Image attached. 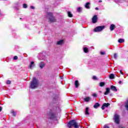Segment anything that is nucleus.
Instances as JSON below:
<instances>
[{
  "instance_id": "e433bc0d",
  "label": "nucleus",
  "mask_w": 128,
  "mask_h": 128,
  "mask_svg": "<svg viewBox=\"0 0 128 128\" xmlns=\"http://www.w3.org/2000/svg\"><path fill=\"white\" fill-rule=\"evenodd\" d=\"M95 10H98V8H95Z\"/></svg>"
},
{
  "instance_id": "1a4fd4ad",
  "label": "nucleus",
  "mask_w": 128,
  "mask_h": 128,
  "mask_svg": "<svg viewBox=\"0 0 128 128\" xmlns=\"http://www.w3.org/2000/svg\"><path fill=\"white\" fill-rule=\"evenodd\" d=\"M90 2H88L85 4V8H87V10H90Z\"/></svg>"
},
{
  "instance_id": "393cba45",
  "label": "nucleus",
  "mask_w": 128,
  "mask_h": 128,
  "mask_svg": "<svg viewBox=\"0 0 128 128\" xmlns=\"http://www.w3.org/2000/svg\"><path fill=\"white\" fill-rule=\"evenodd\" d=\"M6 84H12V82L10 80H8L6 82Z\"/></svg>"
},
{
  "instance_id": "9b49d317",
  "label": "nucleus",
  "mask_w": 128,
  "mask_h": 128,
  "mask_svg": "<svg viewBox=\"0 0 128 128\" xmlns=\"http://www.w3.org/2000/svg\"><path fill=\"white\" fill-rule=\"evenodd\" d=\"M110 88H106V91L104 93V94H105V96H106V95L108 94H110Z\"/></svg>"
},
{
  "instance_id": "f8f14e48",
  "label": "nucleus",
  "mask_w": 128,
  "mask_h": 128,
  "mask_svg": "<svg viewBox=\"0 0 128 128\" xmlns=\"http://www.w3.org/2000/svg\"><path fill=\"white\" fill-rule=\"evenodd\" d=\"M64 44L63 40H62L57 42V44H58V46H62V44Z\"/></svg>"
},
{
  "instance_id": "2f4dec72",
  "label": "nucleus",
  "mask_w": 128,
  "mask_h": 128,
  "mask_svg": "<svg viewBox=\"0 0 128 128\" xmlns=\"http://www.w3.org/2000/svg\"><path fill=\"white\" fill-rule=\"evenodd\" d=\"M100 54L104 55V54H106V53L104 52H100Z\"/></svg>"
},
{
  "instance_id": "a878e982",
  "label": "nucleus",
  "mask_w": 128,
  "mask_h": 128,
  "mask_svg": "<svg viewBox=\"0 0 128 128\" xmlns=\"http://www.w3.org/2000/svg\"><path fill=\"white\" fill-rule=\"evenodd\" d=\"M77 10L78 12H82V8H77Z\"/></svg>"
},
{
  "instance_id": "ddd939ff",
  "label": "nucleus",
  "mask_w": 128,
  "mask_h": 128,
  "mask_svg": "<svg viewBox=\"0 0 128 128\" xmlns=\"http://www.w3.org/2000/svg\"><path fill=\"white\" fill-rule=\"evenodd\" d=\"M110 88H111L112 90H114V92H117L118 91V90H116V86H110Z\"/></svg>"
},
{
  "instance_id": "72a5a7b5",
  "label": "nucleus",
  "mask_w": 128,
  "mask_h": 128,
  "mask_svg": "<svg viewBox=\"0 0 128 128\" xmlns=\"http://www.w3.org/2000/svg\"><path fill=\"white\" fill-rule=\"evenodd\" d=\"M30 8H32V10H34V6H31Z\"/></svg>"
},
{
  "instance_id": "4468645a",
  "label": "nucleus",
  "mask_w": 128,
  "mask_h": 128,
  "mask_svg": "<svg viewBox=\"0 0 128 128\" xmlns=\"http://www.w3.org/2000/svg\"><path fill=\"white\" fill-rule=\"evenodd\" d=\"M116 28V25L114 24H112L110 26V30H114Z\"/></svg>"
},
{
  "instance_id": "f704fd0d",
  "label": "nucleus",
  "mask_w": 128,
  "mask_h": 128,
  "mask_svg": "<svg viewBox=\"0 0 128 128\" xmlns=\"http://www.w3.org/2000/svg\"><path fill=\"white\" fill-rule=\"evenodd\" d=\"M104 128H110L108 126H104Z\"/></svg>"
},
{
  "instance_id": "4c0bfd02",
  "label": "nucleus",
  "mask_w": 128,
  "mask_h": 128,
  "mask_svg": "<svg viewBox=\"0 0 128 128\" xmlns=\"http://www.w3.org/2000/svg\"><path fill=\"white\" fill-rule=\"evenodd\" d=\"M118 84H122V81H119Z\"/></svg>"
},
{
  "instance_id": "7c9ffc66",
  "label": "nucleus",
  "mask_w": 128,
  "mask_h": 128,
  "mask_svg": "<svg viewBox=\"0 0 128 128\" xmlns=\"http://www.w3.org/2000/svg\"><path fill=\"white\" fill-rule=\"evenodd\" d=\"M12 114L14 116H16V113H14V112L12 111Z\"/></svg>"
},
{
  "instance_id": "20e7f679",
  "label": "nucleus",
  "mask_w": 128,
  "mask_h": 128,
  "mask_svg": "<svg viewBox=\"0 0 128 128\" xmlns=\"http://www.w3.org/2000/svg\"><path fill=\"white\" fill-rule=\"evenodd\" d=\"M104 26H97L96 27L94 30V32H102V30H104Z\"/></svg>"
},
{
  "instance_id": "f3484780",
  "label": "nucleus",
  "mask_w": 128,
  "mask_h": 128,
  "mask_svg": "<svg viewBox=\"0 0 128 128\" xmlns=\"http://www.w3.org/2000/svg\"><path fill=\"white\" fill-rule=\"evenodd\" d=\"M100 106V104H98V103H96V104L94 105V108H98V106Z\"/></svg>"
},
{
  "instance_id": "f257e3e1",
  "label": "nucleus",
  "mask_w": 128,
  "mask_h": 128,
  "mask_svg": "<svg viewBox=\"0 0 128 128\" xmlns=\"http://www.w3.org/2000/svg\"><path fill=\"white\" fill-rule=\"evenodd\" d=\"M68 126L69 128H72V126L74 128H80V124L76 122V120H72L70 121L69 122L68 124Z\"/></svg>"
},
{
  "instance_id": "5701e85b",
  "label": "nucleus",
  "mask_w": 128,
  "mask_h": 128,
  "mask_svg": "<svg viewBox=\"0 0 128 128\" xmlns=\"http://www.w3.org/2000/svg\"><path fill=\"white\" fill-rule=\"evenodd\" d=\"M68 16H69V18H72V12H68Z\"/></svg>"
},
{
  "instance_id": "aec40b11",
  "label": "nucleus",
  "mask_w": 128,
  "mask_h": 128,
  "mask_svg": "<svg viewBox=\"0 0 128 128\" xmlns=\"http://www.w3.org/2000/svg\"><path fill=\"white\" fill-rule=\"evenodd\" d=\"M118 42H120V44H122V42H124V39H119L118 40Z\"/></svg>"
},
{
  "instance_id": "473e14b6",
  "label": "nucleus",
  "mask_w": 128,
  "mask_h": 128,
  "mask_svg": "<svg viewBox=\"0 0 128 128\" xmlns=\"http://www.w3.org/2000/svg\"><path fill=\"white\" fill-rule=\"evenodd\" d=\"M2 110V106H0V112H1Z\"/></svg>"
},
{
  "instance_id": "423d86ee",
  "label": "nucleus",
  "mask_w": 128,
  "mask_h": 128,
  "mask_svg": "<svg viewBox=\"0 0 128 128\" xmlns=\"http://www.w3.org/2000/svg\"><path fill=\"white\" fill-rule=\"evenodd\" d=\"M98 22V15H94L92 18V24H96Z\"/></svg>"
},
{
  "instance_id": "b1692460",
  "label": "nucleus",
  "mask_w": 128,
  "mask_h": 128,
  "mask_svg": "<svg viewBox=\"0 0 128 128\" xmlns=\"http://www.w3.org/2000/svg\"><path fill=\"white\" fill-rule=\"evenodd\" d=\"M92 96H94V98H96L98 96V95L96 93H93L92 94Z\"/></svg>"
},
{
  "instance_id": "58836bf2",
  "label": "nucleus",
  "mask_w": 128,
  "mask_h": 128,
  "mask_svg": "<svg viewBox=\"0 0 128 128\" xmlns=\"http://www.w3.org/2000/svg\"><path fill=\"white\" fill-rule=\"evenodd\" d=\"M102 2V0H100L99 2Z\"/></svg>"
},
{
  "instance_id": "c756f323",
  "label": "nucleus",
  "mask_w": 128,
  "mask_h": 128,
  "mask_svg": "<svg viewBox=\"0 0 128 128\" xmlns=\"http://www.w3.org/2000/svg\"><path fill=\"white\" fill-rule=\"evenodd\" d=\"M18 56H14V60H18Z\"/></svg>"
},
{
  "instance_id": "9d476101",
  "label": "nucleus",
  "mask_w": 128,
  "mask_h": 128,
  "mask_svg": "<svg viewBox=\"0 0 128 128\" xmlns=\"http://www.w3.org/2000/svg\"><path fill=\"white\" fill-rule=\"evenodd\" d=\"M46 64L44 62H41L39 64V66L41 68H44V67L45 66Z\"/></svg>"
},
{
  "instance_id": "dca6fc26",
  "label": "nucleus",
  "mask_w": 128,
  "mask_h": 128,
  "mask_svg": "<svg viewBox=\"0 0 128 128\" xmlns=\"http://www.w3.org/2000/svg\"><path fill=\"white\" fill-rule=\"evenodd\" d=\"M74 85L76 86V88H78V86H80V83L78 82V80L75 81Z\"/></svg>"
},
{
  "instance_id": "2eb2a0df",
  "label": "nucleus",
  "mask_w": 128,
  "mask_h": 128,
  "mask_svg": "<svg viewBox=\"0 0 128 128\" xmlns=\"http://www.w3.org/2000/svg\"><path fill=\"white\" fill-rule=\"evenodd\" d=\"M91 99H92V98H90V97L88 96V97H86V98H84V100L85 102H90Z\"/></svg>"
},
{
  "instance_id": "412c9836",
  "label": "nucleus",
  "mask_w": 128,
  "mask_h": 128,
  "mask_svg": "<svg viewBox=\"0 0 128 128\" xmlns=\"http://www.w3.org/2000/svg\"><path fill=\"white\" fill-rule=\"evenodd\" d=\"M84 52L86 53L88 52V49L86 47L84 48Z\"/></svg>"
},
{
  "instance_id": "a211bd4d",
  "label": "nucleus",
  "mask_w": 128,
  "mask_h": 128,
  "mask_svg": "<svg viewBox=\"0 0 128 128\" xmlns=\"http://www.w3.org/2000/svg\"><path fill=\"white\" fill-rule=\"evenodd\" d=\"M114 74H110V80H114Z\"/></svg>"
},
{
  "instance_id": "bb28decb",
  "label": "nucleus",
  "mask_w": 128,
  "mask_h": 128,
  "mask_svg": "<svg viewBox=\"0 0 128 128\" xmlns=\"http://www.w3.org/2000/svg\"><path fill=\"white\" fill-rule=\"evenodd\" d=\"M117 58H118V54H114V58L116 60Z\"/></svg>"
},
{
  "instance_id": "f03ea898",
  "label": "nucleus",
  "mask_w": 128,
  "mask_h": 128,
  "mask_svg": "<svg viewBox=\"0 0 128 128\" xmlns=\"http://www.w3.org/2000/svg\"><path fill=\"white\" fill-rule=\"evenodd\" d=\"M38 80L35 78H34L32 80L31 82L30 88H36L38 86Z\"/></svg>"
},
{
  "instance_id": "c9c22d12",
  "label": "nucleus",
  "mask_w": 128,
  "mask_h": 128,
  "mask_svg": "<svg viewBox=\"0 0 128 128\" xmlns=\"http://www.w3.org/2000/svg\"><path fill=\"white\" fill-rule=\"evenodd\" d=\"M120 74H124V72H122V71L121 70H120Z\"/></svg>"
},
{
  "instance_id": "cd10ccee",
  "label": "nucleus",
  "mask_w": 128,
  "mask_h": 128,
  "mask_svg": "<svg viewBox=\"0 0 128 128\" xmlns=\"http://www.w3.org/2000/svg\"><path fill=\"white\" fill-rule=\"evenodd\" d=\"M92 78H93V80H98V78H96V76H93Z\"/></svg>"
},
{
  "instance_id": "0eeeda50",
  "label": "nucleus",
  "mask_w": 128,
  "mask_h": 128,
  "mask_svg": "<svg viewBox=\"0 0 128 128\" xmlns=\"http://www.w3.org/2000/svg\"><path fill=\"white\" fill-rule=\"evenodd\" d=\"M109 106H110V103H104L102 106V109L104 110L105 108H108Z\"/></svg>"
},
{
  "instance_id": "6ab92c4d",
  "label": "nucleus",
  "mask_w": 128,
  "mask_h": 128,
  "mask_svg": "<svg viewBox=\"0 0 128 128\" xmlns=\"http://www.w3.org/2000/svg\"><path fill=\"white\" fill-rule=\"evenodd\" d=\"M106 86V83H104V82H101L100 83V86Z\"/></svg>"
},
{
  "instance_id": "4be33fe9",
  "label": "nucleus",
  "mask_w": 128,
  "mask_h": 128,
  "mask_svg": "<svg viewBox=\"0 0 128 128\" xmlns=\"http://www.w3.org/2000/svg\"><path fill=\"white\" fill-rule=\"evenodd\" d=\"M85 114H88V115L90 114V113L88 112V108H86Z\"/></svg>"
},
{
  "instance_id": "7ed1b4c3",
  "label": "nucleus",
  "mask_w": 128,
  "mask_h": 128,
  "mask_svg": "<svg viewBox=\"0 0 128 128\" xmlns=\"http://www.w3.org/2000/svg\"><path fill=\"white\" fill-rule=\"evenodd\" d=\"M48 18H49L50 22H56V20L54 16H52V12H48L47 16Z\"/></svg>"
},
{
  "instance_id": "c85d7f7f",
  "label": "nucleus",
  "mask_w": 128,
  "mask_h": 128,
  "mask_svg": "<svg viewBox=\"0 0 128 128\" xmlns=\"http://www.w3.org/2000/svg\"><path fill=\"white\" fill-rule=\"evenodd\" d=\"M26 6H28L27 5H26V4H23V8H26Z\"/></svg>"
},
{
  "instance_id": "39448f33",
  "label": "nucleus",
  "mask_w": 128,
  "mask_h": 128,
  "mask_svg": "<svg viewBox=\"0 0 128 128\" xmlns=\"http://www.w3.org/2000/svg\"><path fill=\"white\" fill-rule=\"evenodd\" d=\"M114 120L116 124H119L120 122V116L118 114H116L114 116Z\"/></svg>"
},
{
  "instance_id": "ea45409f",
  "label": "nucleus",
  "mask_w": 128,
  "mask_h": 128,
  "mask_svg": "<svg viewBox=\"0 0 128 128\" xmlns=\"http://www.w3.org/2000/svg\"><path fill=\"white\" fill-rule=\"evenodd\" d=\"M100 92L102 93V91H100Z\"/></svg>"
},
{
  "instance_id": "6e6552de",
  "label": "nucleus",
  "mask_w": 128,
  "mask_h": 128,
  "mask_svg": "<svg viewBox=\"0 0 128 128\" xmlns=\"http://www.w3.org/2000/svg\"><path fill=\"white\" fill-rule=\"evenodd\" d=\"M34 62H30V66H29L30 70H32L33 68H34Z\"/></svg>"
}]
</instances>
